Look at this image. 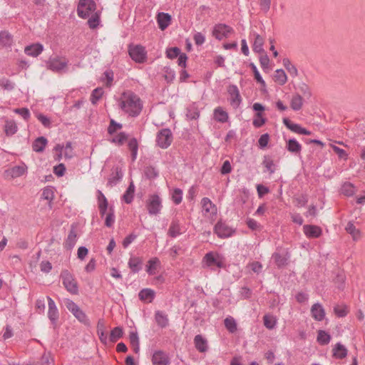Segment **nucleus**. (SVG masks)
<instances>
[{
    "label": "nucleus",
    "instance_id": "6e6552de",
    "mask_svg": "<svg viewBox=\"0 0 365 365\" xmlns=\"http://www.w3.org/2000/svg\"><path fill=\"white\" fill-rule=\"evenodd\" d=\"M66 307L69 312L81 323L88 324V319L85 312L73 301L67 299Z\"/></svg>",
    "mask_w": 365,
    "mask_h": 365
},
{
    "label": "nucleus",
    "instance_id": "a18cd8bd",
    "mask_svg": "<svg viewBox=\"0 0 365 365\" xmlns=\"http://www.w3.org/2000/svg\"><path fill=\"white\" fill-rule=\"evenodd\" d=\"M180 234V224L178 220H173L169 230H168V235L171 237H176L178 235Z\"/></svg>",
    "mask_w": 365,
    "mask_h": 365
},
{
    "label": "nucleus",
    "instance_id": "39448f33",
    "mask_svg": "<svg viewBox=\"0 0 365 365\" xmlns=\"http://www.w3.org/2000/svg\"><path fill=\"white\" fill-rule=\"evenodd\" d=\"M96 9L93 0H80L77 7V14L80 18L87 19L91 12Z\"/></svg>",
    "mask_w": 365,
    "mask_h": 365
},
{
    "label": "nucleus",
    "instance_id": "8fccbe9b",
    "mask_svg": "<svg viewBox=\"0 0 365 365\" xmlns=\"http://www.w3.org/2000/svg\"><path fill=\"white\" fill-rule=\"evenodd\" d=\"M115 222V210L113 206L109 207L108 212L106 216L105 225L111 227Z\"/></svg>",
    "mask_w": 365,
    "mask_h": 365
},
{
    "label": "nucleus",
    "instance_id": "473e14b6",
    "mask_svg": "<svg viewBox=\"0 0 365 365\" xmlns=\"http://www.w3.org/2000/svg\"><path fill=\"white\" fill-rule=\"evenodd\" d=\"M254 35L255 38L252 45L253 51L257 53H264V50L263 48L264 38L258 34H255Z\"/></svg>",
    "mask_w": 365,
    "mask_h": 365
},
{
    "label": "nucleus",
    "instance_id": "4c0bfd02",
    "mask_svg": "<svg viewBox=\"0 0 365 365\" xmlns=\"http://www.w3.org/2000/svg\"><path fill=\"white\" fill-rule=\"evenodd\" d=\"M155 292L149 288H145L140 291L138 293L139 299L142 301H145L148 299L150 302H151L155 298Z\"/></svg>",
    "mask_w": 365,
    "mask_h": 365
},
{
    "label": "nucleus",
    "instance_id": "bf43d9fd",
    "mask_svg": "<svg viewBox=\"0 0 365 365\" xmlns=\"http://www.w3.org/2000/svg\"><path fill=\"white\" fill-rule=\"evenodd\" d=\"M224 324L227 329L231 332L234 333L237 330V324L235 320L232 317H227L225 319Z\"/></svg>",
    "mask_w": 365,
    "mask_h": 365
},
{
    "label": "nucleus",
    "instance_id": "cd10ccee",
    "mask_svg": "<svg viewBox=\"0 0 365 365\" xmlns=\"http://www.w3.org/2000/svg\"><path fill=\"white\" fill-rule=\"evenodd\" d=\"M97 334L98 335L100 341L103 344H106L108 342V335L106 331V327L102 319L98 320L97 324Z\"/></svg>",
    "mask_w": 365,
    "mask_h": 365
},
{
    "label": "nucleus",
    "instance_id": "052dcab7",
    "mask_svg": "<svg viewBox=\"0 0 365 365\" xmlns=\"http://www.w3.org/2000/svg\"><path fill=\"white\" fill-rule=\"evenodd\" d=\"M103 94V90L102 88H95L91 96V102L92 104H96L98 100H100Z\"/></svg>",
    "mask_w": 365,
    "mask_h": 365
},
{
    "label": "nucleus",
    "instance_id": "de8ad7c7",
    "mask_svg": "<svg viewBox=\"0 0 365 365\" xmlns=\"http://www.w3.org/2000/svg\"><path fill=\"white\" fill-rule=\"evenodd\" d=\"M128 145L130 150L131 151L132 160L134 161L136 159L138 150V143L137 139L135 138H131L129 140Z\"/></svg>",
    "mask_w": 365,
    "mask_h": 365
},
{
    "label": "nucleus",
    "instance_id": "6ab92c4d",
    "mask_svg": "<svg viewBox=\"0 0 365 365\" xmlns=\"http://www.w3.org/2000/svg\"><path fill=\"white\" fill-rule=\"evenodd\" d=\"M171 16L168 13L160 12L157 16V22L160 30L163 31L170 24Z\"/></svg>",
    "mask_w": 365,
    "mask_h": 365
},
{
    "label": "nucleus",
    "instance_id": "f8f14e48",
    "mask_svg": "<svg viewBox=\"0 0 365 365\" xmlns=\"http://www.w3.org/2000/svg\"><path fill=\"white\" fill-rule=\"evenodd\" d=\"M214 232L220 238H227L230 237L235 230L225 222L219 221L215 225Z\"/></svg>",
    "mask_w": 365,
    "mask_h": 365
},
{
    "label": "nucleus",
    "instance_id": "864d4df0",
    "mask_svg": "<svg viewBox=\"0 0 365 365\" xmlns=\"http://www.w3.org/2000/svg\"><path fill=\"white\" fill-rule=\"evenodd\" d=\"M334 312L338 317H344L349 312L348 307L345 304L336 305L334 307Z\"/></svg>",
    "mask_w": 365,
    "mask_h": 365
},
{
    "label": "nucleus",
    "instance_id": "49530a36",
    "mask_svg": "<svg viewBox=\"0 0 365 365\" xmlns=\"http://www.w3.org/2000/svg\"><path fill=\"white\" fill-rule=\"evenodd\" d=\"M249 66L253 72L254 78L256 80V81L257 83H259L262 87H264V88L266 87L265 81L263 80L262 77L261 76L255 64L254 63H250Z\"/></svg>",
    "mask_w": 365,
    "mask_h": 365
},
{
    "label": "nucleus",
    "instance_id": "c03bdc74",
    "mask_svg": "<svg viewBox=\"0 0 365 365\" xmlns=\"http://www.w3.org/2000/svg\"><path fill=\"white\" fill-rule=\"evenodd\" d=\"M283 65L285 68L287 70L289 73L292 77H296L298 75V71L295 66L292 65L290 60L287 58H285L282 61Z\"/></svg>",
    "mask_w": 365,
    "mask_h": 365
},
{
    "label": "nucleus",
    "instance_id": "69168bd1",
    "mask_svg": "<svg viewBox=\"0 0 365 365\" xmlns=\"http://www.w3.org/2000/svg\"><path fill=\"white\" fill-rule=\"evenodd\" d=\"M0 86L4 90L10 91L14 88L15 84L11 80L2 78L0 79Z\"/></svg>",
    "mask_w": 365,
    "mask_h": 365
},
{
    "label": "nucleus",
    "instance_id": "2f4dec72",
    "mask_svg": "<svg viewBox=\"0 0 365 365\" xmlns=\"http://www.w3.org/2000/svg\"><path fill=\"white\" fill-rule=\"evenodd\" d=\"M287 150L292 153H299L302 150V145L294 138L289 139L286 143Z\"/></svg>",
    "mask_w": 365,
    "mask_h": 365
},
{
    "label": "nucleus",
    "instance_id": "72a5a7b5",
    "mask_svg": "<svg viewBox=\"0 0 365 365\" xmlns=\"http://www.w3.org/2000/svg\"><path fill=\"white\" fill-rule=\"evenodd\" d=\"M18 130V127L14 120H6L4 125V132L6 135L11 136Z\"/></svg>",
    "mask_w": 365,
    "mask_h": 365
},
{
    "label": "nucleus",
    "instance_id": "774afa93",
    "mask_svg": "<svg viewBox=\"0 0 365 365\" xmlns=\"http://www.w3.org/2000/svg\"><path fill=\"white\" fill-rule=\"evenodd\" d=\"M181 53V50L178 47H171L166 50V56L170 59L177 58Z\"/></svg>",
    "mask_w": 365,
    "mask_h": 365
},
{
    "label": "nucleus",
    "instance_id": "c85d7f7f",
    "mask_svg": "<svg viewBox=\"0 0 365 365\" xmlns=\"http://www.w3.org/2000/svg\"><path fill=\"white\" fill-rule=\"evenodd\" d=\"M76 238H77V235H76L74 229L72 227L68 235L66 240H65V242L63 243L64 248L66 250L73 249L76 245V242L77 240Z\"/></svg>",
    "mask_w": 365,
    "mask_h": 365
},
{
    "label": "nucleus",
    "instance_id": "4be33fe9",
    "mask_svg": "<svg viewBox=\"0 0 365 365\" xmlns=\"http://www.w3.org/2000/svg\"><path fill=\"white\" fill-rule=\"evenodd\" d=\"M128 264L132 272L138 273L142 269L143 261L138 257H131Z\"/></svg>",
    "mask_w": 365,
    "mask_h": 365
},
{
    "label": "nucleus",
    "instance_id": "7ed1b4c3",
    "mask_svg": "<svg viewBox=\"0 0 365 365\" xmlns=\"http://www.w3.org/2000/svg\"><path fill=\"white\" fill-rule=\"evenodd\" d=\"M128 53L132 60L138 63H143L147 60L145 48L140 44L129 45Z\"/></svg>",
    "mask_w": 365,
    "mask_h": 365
},
{
    "label": "nucleus",
    "instance_id": "393cba45",
    "mask_svg": "<svg viewBox=\"0 0 365 365\" xmlns=\"http://www.w3.org/2000/svg\"><path fill=\"white\" fill-rule=\"evenodd\" d=\"M347 233L351 235L354 241H358L361 237V231L356 227L352 222H349L345 227Z\"/></svg>",
    "mask_w": 365,
    "mask_h": 365
},
{
    "label": "nucleus",
    "instance_id": "680f3d73",
    "mask_svg": "<svg viewBox=\"0 0 365 365\" xmlns=\"http://www.w3.org/2000/svg\"><path fill=\"white\" fill-rule=\"evenodd\" d=\"M145 175L148 179H155L159 175L158 170L153 166H147L145 168Z\"/></svg>",
    "mask_w": 365,
    "mask_h": 365
},
{
    "label": "nucleus",
    "instance_id": "f704fd0d",
    "mask_svg": "<svg viewBox=\"0 0 365 365\" xmlns=\"http://www.w3.org/2000/svg\"><path fill=\"white\" fill-rule=\"evenodd\" d=\"M134 192L135 185L133 184V182H131L128 185L127 190H125V193L123 195L122 200H124L125 203L130 204L133 200Z\"/></svg>",
    "mask_w": 365,
    "mask_h": 365
},
{
    "label": "nucleus",
    "instance_id": "ea45409f",
    "mask_svg": "<svg viewBox=\"0 0 365 365\" xmlns=\"http://www.w3.org/2000/svg\"><path fill=\"white\" fill-rule=\"evenodd\" d=\"M331 336L324 330H319L317 337V342L322 346L327 345L330 342Z\"/></svg>",
    "mask_w": 365,
    "mask_h": 365
},
{
    "label": "nucleus",
    "instance_id": "37998d69",
    "mask_svg": "<svg viewBox=\"0 0 365 365\" xmlns=\"http://www.w3.org/2000/svg\"><path fill=\"white\" fill-rule=\"evenodd\" d=\"M341 193L347 197H351L355 194V187L350 182H345L341 186Z\"/></svg>",
    "mask_w": 365,
    "mask_h": 365
},
{
    "label": "nucleus",
    "instance_id": "f257e3e1",
    "mask_svg": "<svg viewBox=\"0 0 365 365\" xmlns=\"http://www.w3.org/2000/svg\"><path fill=\"white\" fill-rule=\"evenodd\" d=\"M120 106L123 111L133 117L138 116L143 108L140 98L133 93L120 102Z\"/></svg>",
    "mask_w": 365,
    "mask_h": 365
},
{
    "label": "nucleus",
    "instance_id": "c756f323",
    "mask_svg": "<svg viewBox=\"0 0 365 365\" xmlns=\"http://www.w3.org/2000/svg\"><path fill=\"white\" fill-rule=\"evenodd\" d=\"M47 143L48 140L45 137L41 136L37 138L33 143V150L37 153L43 152L47 145Z\"/></svg>",
    "mask_w": 365,
    "mask_h": 365
},
{
    "label": "nucleus",
    "instance_id": "7c9ffc66",
    "mask_svg": "<svg viewBox=\"0 0 365 365\" xmlns=\"http://www.w3.org/2000/svg\"><path fill=\"white\" fill-rule=\"evenodd\" d=\"M272 259L277 267L281 268L284 267L288 263L289 256L287 254L282 255L279 252H274L272 254Z\"/></svg>",
    "mask_w": 365,
    "mask_h": 365
},
{
    "label": "nucleus",
    "instance_id": "4468645a",
    "mask_svg": "<svg viewBox=\"0 0 365 365\" xmlns=\"http://www.w3.org/2000/svg\"><path fill=\"white\" fill-rule=\"evenodd\" d=\"M284 125L291 131L302 135H310L312 132L302 128L299 124L292 123L288 118L282 119Z\"/></svg>",
    "mask_w": 365,
    "mask_h": 365
},
{
    "label": "nucleus",
    "instance_id": "dca6fc26",
    "mask_svg": "<svg viewBox=\"0 0 365 365\" xmlns=\"http://www.w3.org/2000/svg\"><path fill=\"white\" fill-rule=\"evenodd\" d=\"M304 235L309 238H318L322 234L320 227L313 225H305L303 226Z\"/></svg>",
    "mask_w": 365,
    "mask_h": 365
},
{
    "label": "nucleus",
    "instance_id": "20e7f679",
    "mask_svg": "<svg viewBox=\"0 0 365 365\" xmlns=\"http://www.w3.org/2000/svg\"><path fill=\"white\" fill-rule=\"evenodd\" d=\"M173 140V135L170 128L160 130L156 135V143L162 149L168 148Z\"/></svg>",
    "mask_w": 365,
    "mask_h": 365
},
{
    "label": "nucleus",
    "instance_id": "f03ea898",
    "mask_svg": "<svg viewBox=\"0 0 365 365\" xmlns=\"http://www.w3.org/2000/svg\"><path fill=\"white\" fill-rule=\"evenodd\" d=\"M60 278L66 289L72 294H78V285L74 276L67 269L61 271Z\"/></svg>",
    "mask_w": 365,
    "mask_h": 365
},
{
    "label": "nucleus",
    "instance_id": "6e6d98bb",
    "mask_svg": "<svg viewBox=\"0 0 365 365\" xmlns=\"http://www.w3.org/2000/svg\"><path fill=\"white\" fill-rule=\"evenodd\" d=\"M295 206L297 207H304L308 202V196L306 194H302L294 197Z\"/></svg>",
    "mask_w": 365,
    "mask_h": 365
},
{
    "label": "nucleus",
    "instance_id": "e433bc0d",
    "mask_svg": "<svg viewBox=\"0 0 365 365\" xmlns=\"http://www.w3.org/2000/svg\"><path fill=\"white\" fill-rule=\"evenodd\" d=\"M160 262L158 257H153L148 260L146 265V272L149 275H153L156 272L157 267L160 266Z\"/></svg>",
    "mask_w": 365,
    "mask_h": 365
},
{
    "label": "nucleus",
    "instance_id": "13d9d810",
    "mask_svg": "<svg viewBox=\"0 0 365 365\" xmlns=\"http://www.w3.org/2000/svg\"><path fill=\"white\" fill-rule=\"evenodd\" d=\"M171 197L175 205H179L182 200V190L177 187L173 189Z\"/></svg>",
    "mask_w": 365,
    "mask_h": 365
},
{
    "label": "nucleus",
    "instance_id": "2eb2a0df",
    "mask_svg": "<svg viewBox=\"0 0 365 365\" xmlns=\"http://www.w3.org/2000/svg\"><path fill=\"white\" fill-rule=\"evenodd\" d=\"M47 299L48 304V317L51 320V324L56 326L59 317L58 311L54 301L50 297H47Z\"/></svg>",
    "mask_w": 365,
    "mask_h": 365
},
{
    "label": "nucleus",
    "instance_id": "a19ab883",
    "mask_svg": "<svg viewBox=\"0 0 365 365\" xmlns=\"http://www.w3.org/2000/svg\"><path fill=\"white\" fill-rule=\"evenodd\" d=\"M129 340L130 345L133 348L135 353H138L140 350L139 338L137 331H130L129 334Z\"/></svg>",
    "mask_w": 365,
    "mask_h": 365
},
{
    "label": "nucleus",
    "instance_id": "b1692460",
    "mask_svg": "<svg viewBox=\"0 0 365 365\" xmlns=\"http://www.w3.org/2000/svg\"><path fill=\"white\" fill-rule=\"evenodd\" d=\"M332 352L334 358L342 359L347 356L348 350L341 343H337L333 348Z\"/></svg>",
    "mask_w": 365,
    "mask_h": 365
},
{
    "label": "nucleus",
    "instance_id": "e2e57ef3",
    "mask_svg": "<svg viewBox=\"0 0 365 365\" xmlns=\"http://www.w3.org/2000/svg\"><path fill=\"white\" fill-rule=\"evenodd\" d=\"M123 125L121 123H117L115 120L111 119L110 120V124L108 127V133L110 135L114 134L118 130L121 129Z\"/></svg>",
    "mask_w": 365,
    "mask_h": 365
},
{
    "label": "nucleus",
    "instance_id": "338daca9",
    "mask_svg": "<svg viewBox=\"0 0 365 365\" xmlns=\"http://www.w3.org/2000/svg\"><path fill=\"white\" fill-rule=\"evenodd\" d=\"M100 22V17L97 12L93 14L88 20V24L90 29H94L98 27Z\"/></svg>",
    "mask_w": 365,
    "mask_h": 365
},
{
    "label": "nucleus",
    "instance_id": "1a4fd4ad",
    "mask_svg": "<svg viewBox=\"0 0 365 365\" xmlns=\"http://www.w3.org/2000/svg\"><path fill=\"white\" fill-rule=\"evenodd\" d=\"M233 31L232 28L225 24H216L212 30V36L217 40L227 38L229 34Z\"/></svg>",
    "mask_w": 365,
    "mask_h": 365
},
{
    "label": "nucleus",
    "instance_id": "423d86ee",
    "mask_svg": "<svg viewBox=\"0 0 365 365\" xmlns=\"http://www.w3.org/2000/svg\"><path fill=\"white\" fill-rule=\"evenodd\" d=\"M46 63L48 69L56 73H60L67 67L68 61L66 57L56 56L50 57Z\"/></svg>",
    "mask_w": 365,
    "mask_h": 365
},
{
    "label": "nucleus",
    "instance_id": "79ce46f5",
    "mask_svg": "<svg viewBox=\"0 0 365 365\" xmlns=\"http://www.w3.org/2000/svg\"><path fill=\"white\" fill-rule=\"evenodd\" d=\"M303 105V98L300 94H296L292 96V98L291 100V108L294 110H299Z\"/></svg>",
    "mask_w": 365,
    "mask_h": 365
},
{
    "label": "nucleus",
    "instance_id": "09e8293b",
    "mask_svg": "<svg viewBox=\"0 0 365 365\" xmlns=\"http://www.w3.org/2000/svg\"><path fill=\"white\" fill-rule=\"evenodd\" d=\"M274 78L281 86L285 84L287 81V75L283 69H277L275 71Z\"/></svg>",
    "mask_w": 365,
    "mask_h": 365
},
{
    "label": "nucleus",
    "instance_id": "5fc2aeb1",
    "mask_svg": "<svg viewBox=\"0 0 365 365\" xmlns=\"http://www.w3.org/2000/svg\"><path fill=\"white\" fill-rule=\"evenodd\" d=\"M263 322L265 327L269 329H274L277 324L276 319L273 316H270L269 314H265L263 317Z\"/></svg>",
    "mask_w": 365,
    "mask_h": 365
},
{
    "label": "nucleus",
    "instance_id": "5701e85b",
    "mask_svg": "<svg viewBox=\"0 0 365 365\" xmlns=\"http://www.w3.org/2000/svg\"><path fill=\"white\" fill-rule=\"evenodd\" d=\"M13 36L7 31H0V45L1 47L9 48L12 45Z\"/></svg>",
    "mask_w": 365,
    "mask_h": 365
},
{
    "label": "nucleus",
    "instance_id": "a878e982",
    "mask_svg": "<svg viewBox=\"0 0 365 365\" xmlns=\"http://www.w3.org/2000/svg\"><path fill=\"white\" fill-rule=\"evenodd\" d=\"M195 346L200 352H205L207 350V341L202 335L197 334L194 338Z\"/></svg>",
    "mask_w": 365,
    "mask_h": 365
},
{
    "label": "nucleus",
    "instance_id": "9b49d317",
    "mask_svg": "<svg viewBox=\"0 0 365 365\" xmlns=\"http://www.w3.org/2000/svg\"><path fill=\"white\" fill-rule=\"evenodd\" d=\"M227 93L230 96V103L234 108H237L242 101L239 88L236 85H230L227 87Z\"/></svg>",
    "mask_w": 365,
    "mask_h": 365
},
{
    "label": "nucleus",
    "instance_id": "f3484780",
    "mask_svg": "<svg viewBox=\"0 0 365 365\" xmlns=\"http://www.w3.org/2000/svg\"><path fill=\"white\" fill-rule=\"evenodd\" d=\"M311 314L316 321L321 322L325 317V310L321 304L315 303L311 307Z\"/></svg>",
    "mask_w": 365,
    "mask_h": 365
},
{
    "label": "nucleus",
    "instance_id": "c9c22d12",
    "mask_svg": "<svg viewBox=\"0 0 365 365\" xmlns=\"http://www.w3.org/2000/svg\"><path fill=\"white\" fill-rule=\"evenodd\" d=\"M214 118L217 122L225 123L228 120L229 115L221 107H217L214 110Z\"/></svg>",
    "mask_w": 365,
    "mask_h": 365
},
{
    "label": "nucleus",
    "instance_id": "bb28decb",
    "mask_svg": "<svg viewBox=\"0 0 365 365\" xmlns=\"http://www.w3.org/2000/svg\"><path fill=\"white\" fill-rule=\"evenodd\" d=\"M155 319L157 324L161 328H165L169 324L168 315L162 311L155 312Z\"/></svg>",
    "mask_w": 365,
    "mask_h": 365
},
{
    "label": "nucleus",
    "instance_id": "603ef678",
    "mask_svg": "<svg viewBox=\"0 0 365 365\" xmlns=\"http://www.w3.org/2000/svg\"><path fill=\"white\" fill-rule=\"evenodd\" d=\"M164 78L168 83H172L175 78V71L170 66H165L163 68Z\"/></svg>",
    "mask_w": 365,
    "mask_h": 365
},
{
    "label": "nucleus",
    "instance_id": "3c124183",
    "mask_svg": "<svg viewBox=\"0 0 365 365\" xmlns=\"http://www.w3.org/2000/svg\"><path fill=\"white\" fill-rule=\"evenodd\" d=\"M262 165H263V166H264V168H267V171H269V173L270 174H272V173H274V171H275V169H274L275 165L274 163L273 160L269 155H264V159H263V161H262Z\"/></svg>",
    "mask_w": 365,
    "mask_h": 365
},
{
    "label": "nucleus",
    "instance_id": "412c9836",
    "mask_svg": "<svg viewBox=\"0 0 365 365\" xmlns=\"http://www.w3.org/2000/svg\"><path fill=\"white\" fill-rule=\"evenodd\" d=\"M123 178L121 168L118 166L113 168L112 173L108 180V185L113 186L118 183Z\"/></svg>",
    "mask_w": 365,
    "mask_h": 365
},
{
    "label": "nucleus",
    "instance_id": "9d476101",
    "mask_svg": "<svg viewBox=\"0 0 365 365\" xmlns=\"http://www.w3.org/2000/svg\"><path fill=\"white\" fill-rule=\"evenodd\" d=\"M203 261L207 267H212L215 266L218 268L225 267L223 258L219 254H214L210 252L205 255Z\"/></svg>",
    "mask_w": 365,
    "mask_h": 365
},
{
    "label": "nucleus",
    "instance_id": "ddd939ff",
    "mask_svg": "<svg viewBox=\"0 0 365 365\" xmlns=\"http://www.w3.org/2000/svg\"><path fill=\"white\" fill-rule=\"evenodd\" d=\"M151 361L153 365H169L170 364L168 355L162 350L154 351Z\"/></svg>",
    "mask_w": 365,
    "mask_h": 365
},
{
    "label": "nucleus",
    "instance_id": "aec40b11",
    "mask_svg": "<svg viewBox=\"0 0 365 365\" xmlns=\"http://www.w3.org/2000/svg\"><path fill=\"white\" fill-rule=\"evenodd\" d=\"M43 50V46L41 43H37L25 47L24 52L26 55L36 57Z\"/></svg>",
    "mask_w": 365,
    "mask_h": 365
},
{
    "label": "nucleus",
    "instance_id": "0eeeda50",
    "mask_svg": "<svg viewBox=\"0 0 365 365\" xmlns=\"http://www.w3.org/2000/svg\"><path fill=\"white\" fill-rule=\"evenodd\" d=\"M146 207L150 215H158L163 207L159 195L156 194L150 195L146 202Z\"/></svg>",
    "mask_w": 365,
    "mask_h": 365
},
{
    "label": "nucleus",
    "instance_id": "0e129e2a",
    "mask_svg": "<svg viewBox=\"0 0 365 365\" xmlns=\"http://www.w3.org/2000/svg\"><path fill=\"white\" fill-rule=\"evenodd\" d=\"M128 135L125 133L120 132L111 140V142L116 143L118 145H122L128 140Z\"/></svg>",
    "mask_w": 365,
    "mask_h": 365
},
{
    "label": "nucleus",
    "instance_id": "4d7b16f0",
    "mask_svg": "<svg viewBox=\"0 0 365 365\" xmlns=\"http://www.w3.org/2000/svg\"><path fill=\"white\" fill-rule=\"evenodd\" d=\"M26 171V167L25 165H17L11 168V174L12 178H18L23 175Z\"/></svg>",
    "mask_w": 365,
    "mask_h": 365
},
{
    "label": "nucleus",
    "instance_id": "58836bf2",
    "mask_svg": "<svg viewBox=\"0 0 365 365\" xmlns=\"http://www.w3.org/2000/svg\"><path fill=\"white\" fill-rule=\"evenodd\" d=\"M123 328L121 327H116L111 330L108 339H109L110 342L115 343L123 336Z\"/></svg>",
    "mask_w": 365,
    "mask_h": 365
},
{
    "label": "nucleus",
    "instance_id": "a211bd4d",
    "mask_svg": "<svg viewBox=\"0 0 365 365\" xmlns=\"http://www.w3.org/2000/svg\"><path fill=\"white\" fill-rule=\"evenodd\" d=\"M202 210L205 215L215 214L217 211L216 206L208 197H203L201 200Z\"/></svg>",
    "mask_w": 365,
    "mask_h": 365
}]
</instances>
